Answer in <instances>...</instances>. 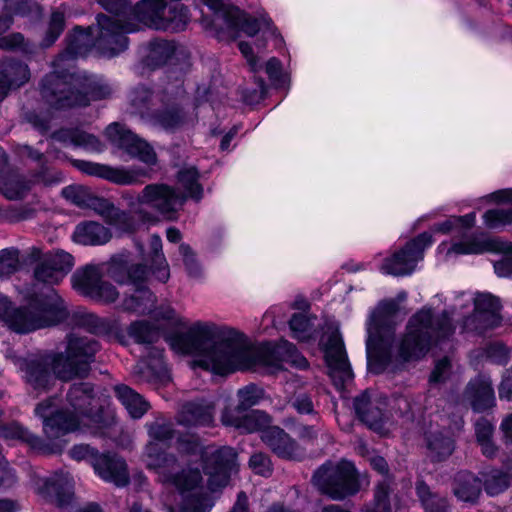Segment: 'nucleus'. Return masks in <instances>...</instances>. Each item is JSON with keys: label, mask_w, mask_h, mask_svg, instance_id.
Segmentation results:
<instances>
[{"label": "nucleus", "mask_w": 512, "mask_h": 512, "mask_svg": "<svg viewBox=\"0 0 512 512\" xmlns=\"http://www.w3.org/2000/svg\"><path fill=\"white\" fill-rule=\"evenodd\" d=\"M173 344L183 353L200 356L198 366L218 375L257 365L278 366L282 361L299 369L308 367L307 359L287 340L252 348L242 333L214 324L195 323L186 332L177 333Z\"/></svg>", "instance_id": "nucleus-1"}, {"label": "nucleus", "mask_w": 512, "mask_h": 512, "mask_svg": "<svg viewBox=\"0 0 512 512\" xmlns=\"http://www.w3.org/2000/svg\"><path fill=\"white\" fill-rule=\"evenodd\" d=\"M66 340L64 352L38 354L22 361L26 382L34 390H49L55 379L70 381L88 377L100 344L93 337L76 333L67 335Z\"/></svg>", "instance_id": "nucleus-2"}, {"label": "nucleus", "mask_w": 512, "mask_h": 512, "mask_svg": "<svg viewBox=\"0 0 512 512\" xmlns=\"http://www.w3.org/2000/svg\"><path fill=\"white\" fill-rule=\"evenodd\" d=\"M27 304L14 307L6 296L0 295V322L18 334L57 325L68 317L64 300L53 288L30 294Z\"/></svg>", "instance_id": "nucleus-3"}, {"label": "nucleus", "mask_w": 512, "mask_h": 512, "mask_svg": "<svg viewBox=\"0 0 512 512\" xmlns=\"http://www.w3.org/2000/svg\"><path fill=\"white\" fill-rule=\"evenodd\" d=\"M42 100L52 109L86 107L91 101L108 99L113 90L109 84L69 71H52L40 84Z\"/></svg>", "instance_id": "nucleus-4"}, {"label": "nucleus", "mask_w": 512, "mask_h": 512, "mask_svg": "<svg viewBox=\"0 0 512 512\" xmlns=\"http://www.w3.org/2000/svg\"><path fill=\"white\" fill-rule=\"evenodd\" d=\"M455 328L448 311L435 313L424 307L410 318L407 333L399 345V356L404 361L420 358L432 345L448 340Z\"/></svg>", "instance_id": "nucleus-5"}, {"label": "nucleus", "mask_w": 512, "mask_h": 512, "mask_svg": "<svg viewBox=\"0 0 512 512\" xmlns=\"http://www.w3.org/2000/svg\"><path fill=\"white\" fill-rule=\"evenodd\" d=\"M106 272L108 277L116 283L131 284L136 287L134 292L125 297L122 302L124 311L139 315L153 311L157 298L147 286L143 285L150 273L145 264H133L128 254L120 253L111 257L107 263Z\"/></svg>", "instance_id": "nucleus-6"}, {"label": "nucleus", "mask_w": 512, "mask_h": 512, "mask_svg": "<svg viewBox=\"0 0 512 512\" xmlns=\"http://www.w3.org/2000/svg\"><path fill=\"white\" fill-rule=\"evenodd\" d=\"M398 310V302L389 300L380 303L371 315L366 351L368 368L373 373H381L390 362L395 332L393 318Z\"/></svg>", "instance_id": "nucleus-7"}, {"label": "nucleus", "mask_w": 512, "mask_h": 512, "mask_svg": "<svg viewBox=\"0 0 512 512\" xmlns=\"http://www.w3.org/2000/svg\"><path fill=\"white\" fill-rule=\"evenodd\" d=\"M315 487L333 500H343L360 490V482L354 464L347 460L327 461L313 474Z\"/></svg>", "instance_id": "nucleus-8"}, {"label": "nucleus", "mask_w": 512, "mask_h": 512, "mask_svg": "<svg viewBox=\"0 0 512 512\" xmlns=\"http://www.w3.org/2000/svg\"><path fill=\"white\" fill-rule=\"evenodd\" d=\"M67 402L73 409L69 415L78 419V425L87 421L95 425L93 434L99 437H106L113 418L108 419L104 415L102 406L96 397L94 386L89 382H78L70 386L67 395Z\"/></svg>", "instance_id": "nucleus-9"}, {"label": "nucleus", "mask_w": 512, "mask_h": 512, "mask_svg": "<svg viewBox=\"0 0 512 512\" xmlns=\"http://www.w3.org/2000/svg\"><path fill=\"white\" fill-rule=\"evenodd\" d=\"M137 30V24L124 17H111L98 14L94 27L96 51L107 57L123 52L128 46L126 33Z\"/></svg>", "instance_id": "nucleus-10"}, {"label": "nucleus", "mask_w": 512, "mask_h": 512, "mask_svg": "<svg viewBox=\"0 0 512 512\" xmlns=\"http://www.w3.org/2000/svg\"><path fill=\"white\" fill-rule=\"evenodd\" d=\"M187 200V194L165 183L148 184L137 196L139 204L149 206L168 221L178 219V213Z\"/></svg>", "instance_id": "nucleus-11"}, {"label": "nucleus", "mask_w": 512, "mask_h": 512, "mask_svg": "<svg viewBox=\"0 0 512 512\" xmlns=\"http://www.w3.org/2000/svg\"><path fill=\"white\" fill-rule=\"evenodd\" d=\"M320 345L325 354L330 376L337 387H343L347 381L352 380L353 372L338 328L328 326L320 339Z\"/></svg>", "instance_id": "nucleus-12"}, {"label": "nucleus", "mask_w": 512, "mask_h": 512, "mask_svg": "<svg viewBox=\"0 0 512 512\" xmlns=\"http://www.w3.org/2000/svg\"><path fill=\"white\" fill-rule=\"evenodd\" d=\"M237 456L236 450L229 446L207 448L202 453L203 471L209 476L212 491L228 484L231 474L238 469Z\"/></svg>", "instance_id": "nucleus-13"}, {"label": "nucleus", "mask_w": 512, "mask_h": 512, "mask_svg": "<svg viewBox=\"0 0 512 512\" xmlns=\"http://www.w3.org/2000/svg\"><path fill=\"white\" fill-rule=\"evenodd\" d=\"M71 281L76 291L93 300L112 303L119 297L116 287L102 280V269L97 265L89 264L77 269Z\"/></svg>", "instance_id": "nucleus-14"}, {"label": "nucleus", "mask_w": 512, "mask_h": 512, "mask_svg": "<svg viewBox=\"0 0 512 512\" xmlns=\"http://www.w3.org/2000/svg\"><path fill=\"white\" fill-rule=\"evenodd\" d=\"M432 243V235L423 232L406 243L392 257L385 259L382 270L394 276L411 274L419 260L423 258L424 249Z\"/></svg>", "instance_id": "nucleus-15"}, {"label": "nucleus", "mask_w": 512, "mask_h": 512, "mask_svg": "<svg viewBox=\"0 0 512 512\" xmlns=\"http://www.w3.org/2000/svg\"><path fill=\"white\" fill-rule=\"evenodd\" d=\"M500 308V300L496 296L490 293H476L474 311L463 320V329L482 334L498 326L501 323Z\"/></svg>", "instance_id": "nucleus-16"}, {"label": "nucleus", "mask_w": 512, "mask_h": 512, "mask_svg": "<svg viewBox=\"0 0 512 512\" xmlns=\"http://www.w3.org/2000/svg\"><path fill=\"white\" fill-rule=\"evenodd\" d=\"M106 136L112 144L124 150L132 157L138 158L147 165L157 162L154 149L143 139L124 126L113 123L106 128Z\"/></svg>", "instance_id": "nucleus-17"}, {"label": "nucleus", "mask_w": 512, "mask_h": 512, "mask_svg": "<svg viewBox=\"0 0 512 512\" xmlns=\"http://www.w3.org/2000/svg\"><path fill=\"white\" fill-rule=\"evenodd\" d=\"M66 47L53 61L54 71H67L66 62L85 57L93 48L96 50L94 27H75L65 38Z\"/></svg>", "instance_id": "nucleus-18"}, {"label": "nucleus", "mask_w": 512, "mask_h": 512, "mask_svg": "<svg viewBox=\"0 0 512 512\" xmlns=\"http://www.w3.org/2000/svg\"><path fill=\"white\" fill-rule=\"evenodd\" d=\"M133 375L139 382L165 384L170 375L163 361V350L158 347H147V354L133 368Z\"/></svg>", "instance_id": "nucleus-19"}, {"label": "nucleus", "mask_w": 512, "mask_h": 512, "mask_svg": "<svg viewBox=\"0 0 512 512\" xmlns=\"http://www.w3.org/2000/svg\"><path fill=\"white\" fill-rule=\"evenodd\" d=\"M72 165L87 175L97 176L119 185L135 184L138 182V177L149 176L144 169L126 170L85 160H72Z\"/></svg>", "instance_id": "nucleus-20"}, {"label": "nucleus", "mask_w": 512, "mask_h": 512, "mask_svg": "<svg viewBox=\"0 0 512 512\" xmlns=\"http://www.w3.org/2000/svg\"><path fill=\"white\" fill-rule=\"evenodd\" d=\"M92 466L97 475L106 482H111L117 487L129 484L127 464L115 453H99L93 458Z\"/></svg>", "instance_id": "nucleus-21"}, {"label": "nucleus", "mask_w": 512, "mask_h": 512, "mask_svg": "<svg viewBox=\"0 0 512 512\" xmlns=\"http://www.w3.org/2000/svg\"><path fill=\"white\" fill-rule=\"evenodd\" d=\"M221 422L225 426H231L242 433L264 431L270 427L271 417L260 410L251 412L238 409H225L221 415Z\"/></svg>", "instance_id": "nucleus-22"}, {"label": "nucleus", "mask_w": 512, "mask_h": 512, "mask_svg": "<svg viewBox=\"0 0 512 512\" xmlns=\"http://www.w3.org/2000/svg\"><path fill=\"white\" fill-rule=\"evenodd\" d=\"M52 406V400L47 399L36 406L35 412L43 418L44 433L49 439H58L59 437L74 431L78 427V419L68 414V411H57L50 417L46 412Z\"/></svg>", "instance_id": "nucleus-23"}, {"label": "nucleus", "mask_w": 512, "mask_h": 512, "mask_svg": "<svg viewBox=\"0 0 512 512\" xmlns=\"http://www.w3.org/2000/svg\"><path fill=\"white\" fill-rule=\"evenodd\" d=\"M52 406V400L47 399L36 406L35 412L43 418L44 433L49 439H58L59 437L74 431L78 427V419L68 414V411H57L50 417L46 412Z\"/></svg>", "instance_id": "nucleus-24"}, {"label": "nucleus", "mask_w": 512, "mask_h": 512, "mask_svg": "<svg viewBox=\"0 0 512 512\" xmlns=\"http://www.w3.org/2000/svg\"><path fill=\"white\" fill-rule=\"evenodd\" d=\"M215 11H222L223 18L232 31H243L248 36L256 35L260 30V21L249 16L238 7L226 5L223 0H201Z\"/></svg>", "instance_id": "nucleus-25"}, {"label": "nucleus", "mask_w": 512, "mask_h": 512, "mask_svg": "<svg viewBox=\"0 0 512 512\" xmlns=\"http://www.w3.org/2000/svg\"><path fill=\"white\" fill-rule=\"evenodd\" d=\"M165 8V0H141L134 7L131 6L127 18L135 22L137 27L143 23L156 30H166L169 21L163 16Z\"/></svg>", "instance_id": "nucleus-26"}, {"label": "nucleus", "mask_w": 512, "mask_h": 512, "mask_svg": "<svg viewBox=\"0 0 512 512\" xmlns=\"http://www.w3.org/2000/svg\"><path fill=\"white\" fill-rule=\"evenodd\" d=\"M261 439L280 458L299 461L304 457L303 449L278 426L262 431Z\"/></svg>", "instance_id": "nucleus-27"}, {"label": "nucleus", "mask_w": 512, "mask_h": 512, "mask_svg": "<svg viewBox=\"0 0 512 512\" xmlns=\"http://www.w3.org/2000/svg\"><path fill=\"white\" fill-rule=\"evenodd\" d=\"M85 208L94 210L108 224L113 225L126 233H132L135 224L132 217L125 211L117 208L111 201L104 197H99L93 192Z\"/></svg>", "instance_id": "nucleus-28"}, {"label": "nucleus", "mask_w": 512, "mask_h": 512, "mask_svg": "<svg viewBox=\"0 0 512 512\" xmlns=\"http://www.w3.org/2000/svg\"><path fill=\"white\" fill-rule=\"evenodd\" d=\"M161 101L162 106L150 114L153 125L167 132H176L190 123L189 113L179 103Z\"/></svg>", "instance_id": "nucleus-29"}, {"label": "nucleus", "mask_w": 512, "mask_h": 512, "mask_svg": "<svg viewBox=\"0 0 512 512\" xmlns=\"http://www.w3.org/2000/svg\"><path fill=\"white\" fill-rule=\"evenodd\" d=\"M74 484L72 478L65 473H55L48 477L40 489V493L51 503L64 508L74 499Z\"/></svg>", "instance_id": "nucleus-30"}, {"label": "nucleus", "mask_w": 512, "mask_h": 512, "mask_svg": "<svg viewBox=\"0 0 512 512\" xmlns=\"http://www.w3.org/2000/svg\"><path fill=\"white\" fill-rule=\"evenodd\" d=\"M463 398L475 412L492 408L495 404V396L490 378L479 375L470 380L464 390Z\"/></svg>", "instance_id": "nucleus-31"}, {"label": "nucleus", "mask_w": 512, "mask_h": 512, "mask_svg": "<svg viewBox=\"0 0 512 512\" xmlns=\"http://www.w3.org/2000/svg\"><path fill=\"white\" fill-rule=\"evenodd\" d=\"M215 404L206 399L185 403L177 414V423L186 426H208L213 422Z\"/></svg>", "instance_id": "nucleus-32"}, {"label": "nucleus", "mask_w": 512, "mask_h": 512, "mask_svg": "<svg viewBox=\"0 0 512 512\" xmlns=\"http://www.w3.org/2000/svg\"><path fill=\"white\" fill-rule=\"evenodd\" d=\"M5 439H17L28 444L32 449L43 454L60 453L63 449L61 442L46 443L40 437L30 433L20 424L13 422L0 428V437Z\"/></svg>", "instance_id": "nucleus-33"}, {"label": "nucleus", "mask_w": 512, "mask_h": 512, "mask_svg": "<svg viewBox=\"0 0 512 512\" xmlns=\"http://www.w3.org/2000/svg\"><path fill=\"white\" fill-rule=\"evenodd\" d=\"M112 233L109 228L95 221L79 223L73 233V240L82 245H104L110 241Z\"/></svg>", "instance_id": "nucleus-34"}, {"label": "nucleus", "mask_w": 512, "mask_h": 512, "mask_svg": "<svg viewBox=\"0 0 512 512\" xmlns=\"http://www.w3.org/2000/svg\"><path fill=\"white\" fill-rule=\"evenodd\" d=\"M354 409L357 417L368 428L374 431H380L383 428L382 410L371 402L367 391L355 397Z\"/></svg>", "instance_id": "nucleus-35"}, {"label": "nucleus", "mask_w": 512, "mask_h": 512, "mask_svg": "<svg viewBox=\"0 0 512 512\" xmlns=\"http://www.w3.org/2000/svg\"><path fill=\"white\" fill-rule=\"evenodd\" d=\"M147 466L156 470L159 474L160 481L163 484L168 482V475H173L180 468L177 457L172 453L156 452V445L149 444L147 446Z\"/></svg>", "instance_id": "nucleus-36"}, {"label": "nucleus", "mask_w": 512, "mask_h": 512, "mask_svg": "<svg viewBox=\"0 0 512 512\" xmlns=\"http://www.w3.org/2000/svg\"><path fill=\"white\" fill-rule=\"evenodd\" d=\"M427 456L432 462H443L448 459L454 449L453 438L444 431H434L426 434Z\"/></svg>", "instance_id": "nucleus-37"}, {"label": "nucleus", "mask_w": 512, "mask_h": 512, "mask_svg": "<svg viewBox=\"0 0 512 512\" xmlns=\"http://www.w3.org/2000/svg\"><path fill=\"white\" fill-rule=\"evenodd\" d=\"M50 138L63 144L81 146L93 151L102 150V144L96 136L78 128H61L54 131Z\"/></svg>", "instance_id": "nucleus-38"}, {"label": "nucleus", "mask_w": 512, "mask_h": 512, "mask_svg": "<svg viewBox=\"0 0 512 512\" xmlns=\"http://www.w3.org/2000/svg\"><path fill=\"white\" fill-rule=\"evenodd\" d=\"M31 190V181L22 175L7 171L0 172V194L8 200H21Z\"/></svg>", "instance_id": "nucleus-39"}, {"label": "nucleus", "mask_w": 512, "mask_h": 512, "mask_svg": "<svg viewBox=\"0 0 512 512\" xmlns=\"http://www.w3.org/2000/svg\"><path fill=\"white\" fill-rule=\"evenodd\" d=\"M482 480L468 471H460L454 478V494L465 502L474 503L481 494Z\"/></svg>", "instance_id": "nucleus-40"}, {"label": "nucleus", "mask_w": 512, "mask_h": 512, "mask_svg": "<svg viewBox=\"0 0 512 512\" xmlns=\"http://www.w3.org/2000/svg\"><path fill=\"white\" fill-rule=\"evenodd\" d=\"M168 482L182 495V498L202 487V475L199 469H178L175 474L168 475Z\"/></svg>", "instance_id": "nucleus-41"}, {"label": "nucleus", "mask_w": 512, "mask_h": 512, "mask_svg": "<svg viewBox=\"0 0 512 512\" xmlns=\"http://www.w3.org/2000/svg\"><path fill=\"white\" fill-rule=\"evenodd\" d=\"M114 392L132 418H141L150 408L149 403L127 385H116Z\"/></svg>", "instance_id": "nucleus-42"}, {"label": "nucleus", "mask_w": 512, "mask_h": 512, "mask_svg": "<svg viewBox=\"0 0 512 512\" xmlns=\"http://www.w3.org/2000/svg\"><path fill=\"white\" fill-rule=\"evenodd\" d=\"M30 77L28 66L22 61L6 59L1 63L0 78L11 88L24 85Z\"/></svg>", "instance_id": "nucleus-43"}, {"label": "nucleus", "mask_w": 512, "mask_h": 512, "mask_svg": "<svg viewBox=\"0 0 512 512\" xmlns=\"http://www.w3.org/2000/svg\"><path fill=\"white\" fill-rule=\"evenodd\" d=\"M146 64L149 67L157 68L168 62L176 51V45L173 41L164 39H155L149 42Z\"/></svg>", "instance_id": "nucleus-44"}, {"label": "nucleus", "mask_w": 512, "mask_h": 512, "mask_svg": "<svg viewBox=\"0 0 512 512\" xmlns=\"http://www.w3.org/2000/svg\"><path fill=\"white\" fill-rule=\"evenodd\" d=\"M178 189H183V193L188 195V198L200 201L203 197V187L199 183V172L195 167L183 168L177 172L176 175Z\"/></svg>", "instance_id": "nucleus-45"}, {"label": "nucleus", "mask_w": 512, "mask_h": 512, "mask_svg": "<svg viewBox=\"0 0 512 512\" xmlns=\"http://www.w3.org/2000/svg\"><path fill=\"white\" fill-rule=\"evenodd\" d=\"M416 490L424 512H450L447 499L432 492L424 482L418 483Z\"/></svg>", "instance_id": "nucleus-46"}, {"label": "nucleus", "mask_w": 512, "mask_h": 512, "mask_svg": "<svg viewBox=\"0 0 512 512\" xmlns=\"http://www.w3.org/2000/svg\"><path fill=\"white\" fill-rule=\"evenodd\" d=\"M394 493V481L391 476L384 477L375 488L374 509L369 512H393L391 496Z\"/></svg>", "instance_id": "nucleus-47"}, {"label": "nucleus", "mask_w": 512, "mask_h": 512, "mask_svg": "<svg viewBox=\"0 0 512 512\" xmlns=\"http://www.w3.org/2000/svg\"><path fill=\"white\" fill-rule=\"evenodd\" d=\"M13 24V15L2 12L0 14V49L14 50L22 48L25 42L24 36L21 33H12L4 36Z\"/></svg>", "instance_id": "nucleus-48"}, {"label": "nucleus", "mask_w": 512, "mask_h": 512, "mask_svg": "<svg viewBox=\"0 0 512 512\" xmlns=\"http://www.w3.org/2000/svg\"><path fill=\"white\" fill-rule=\"evenodd\" d=\"M213 506L209 495L203 487L182 498L179 512H208Z\"/></svg>", "instance_id": "nucleus-49"}, {"label": "nucleus", "mask_w": 512, "mask_h": 512, "mask_svg": "<svg viewBox=\"0 0 512 512\" xmlns=\"http://www.w3.org/2000/svg\"><path fill=\"white\" fill-rule=\"evenodd\" d=\"M132 112L144 116L153 105V91L143 85L135 87L129 94Z\"/></svg>", "instance_id": "nucleus-50"}, {"label": "nucleus", "mask_w": 512, "mask_h": 512, "mask_svg": "<svg viewBox=\"0 0 512 512\" xmlns=\"http://www.w3.org/2000/svg\"><path fill=\"white\" fill-rule=\"evenodd\" d=\"M483 486L489 495H498L506 490L510 485V476L508 473L498 469H491L481 473Z\"/></svg>", "instance_id": "nucleus-51"}, {"label": "nucleus", "mask_w": 512, "mask_h": 512, "mask_svg": "<svg viewBox=\"0 0 512 512\" xmlns=\"http://www.w3.org/2000/svg\"><path fill=\"white\" fill-rule=\"evenodd\" d=\"M128 334L140 344H152L159 338V331L148 321H135L128 329Z\"/></svg>", "instance_id": "nucleus-52"}, {"label": "nucleus", "mask_w": 512, "mask_h": 512, "mask_svg": "<svg viewBox=\"0 0 512 512\" xmlns=\"http://www.w3.org/2000/svg\"><path fill=\"white\" fill-rule=\"evenodd\" d=\"M237 396L239 403L232 409L247 411L264 397V390L255 384H249L238 390Z\"/></svg>", "instance_id": "nucleus-53"}, {"label": "nucleus", "mask_w": 512, "mask_h": 512, "mask_svg": "<svg viewBox=\"0 0 512 512\" xmlns=\"http://www.w3.org/2000/svg\"><path fill=\"white\" fill-rule=\"evenodd\" d=\"M65 27L64 15L61 12H53L50 17V21L45 32V36L40 42L42 48H48L52 46L55 41L59 38Z\"/></svg>", "instance_id": "nucleus-54"}, {"label": "nucleus", "mask_w": 512, "mask_h": 512, "mask_svg": "<svg viewBox=\"0 0 512 512\" xmlns=\"http://www.w3.org/2000/svg\"><path fill=\"white\" fill-rule=\"evenodd\" d=\"M48 263L54 268L56 273L63 279L73 268V256L63 250L49 253L44 256Z\"/></svg>", "instance_id": "nucleus-55"}, {"label": "nucleus", "mask_w": 512, "mask_h": 512, "mask_svg": "<svg viewBox=\"0 0 512 512\" xmlns=\"http://www.w3.org/2000/svg\"><path fill=\"white\" fill-rule=\"evenodd\" d=\"M294 338L306 342L312 337V323L310 319L301 313H295L289 321Z\"/></svg>", "instance_id": "nucleus-56"}, {"label": "nucleus", "mask_w": 512, "mask_h": 512, "mask_svg": "<svg viewBox=\"0 0 512 512\" xmlns=\"http://www.w3.org/2000/svg\"><path fill=\"white\" fill-rule=\"evenodd\" d=\"M22 118L41 134H46L51 128L52 117L48 112L27 109L22 112Z\"/></svg>", "instance_id": "nucleus-57"}, {"label": "nucleus", "mask_w": 512, "mask_h": 512, "mask_svg": "<svg viewBox=\"0 0 512 512\" xmlns=\"http://www.w3.org/2000/svg\"><path fill=\"white\" fill-rule=\"evenodd\" d=\"M484 222L490 229H498L512 224V207L508 209H490L484 215Z\"/></svg>", "instance_id": "nucleus-58"}, {"label": "nucleus", "mask_w": 512, "mask_h": 512, "mask_svg": "<svg viewBox=\"0 0 512 512\" xmlns=\"http://www.w3.org/2000/svg\"><path fill=\"white\" fill-rule=\"evenodd\" d=\"M61 194L74 205L85 208L92 191L86 186L74 184L63 188Z\"/></svg>", "instance_id": "nucleus-59"}, {"label": "nucleus", "mask_w": 512, "mask_h": 512, "mask_svg": "<svg viewBox=\"0 0 512 512\" xmlns=\"http://www.w3.org/2000/svg\"><path fill=\"white\" fill-rule=\"evenodd\" d=\"M288 404L299 414L316 415L312 395L305 391L295 392L289 399Z\"/></svg>", "instance_id": "nucleus-60"}, {"label": "nucleus", "mask_w": 512, "mask_h": 512, "mask_svg": "<svg viewBox=\"0 0 512 512\" xmlns=\"http://www.w3.org/2000/svg\"><path fill=\"white\" fill-rule=\"evenodd\" d=\"M32 183H42L45 186L57 184L63 180V174L52 167L46 165V162L41 164L39 168L32 175Z\"/></svg>", "instance_id": "nucleus-61"}, {"label": "nucleus", "mask_w": 512, "mask_h": 512, "mask_svg": "<svg viewBox=\"0 0 512 512\" xmlns=\"http://www.w3.org/2000/svg\"><path fill=\"white\" fill-rule=\"evenodd\" d=\"M19 268V251L7 248L0 251V277L9 276Z\"/></svg>", "instance_id": "nucleus-62"}, {"label": "nucleus", "mask_w": 512, "mask_h": 512, "mask_svg": "<svg viewBox=\"0 0 512 512\" xmlns=\"http://www.w3.org/2000/svg\"><path fill=\"white\" fill-rule=\"evenodd\" d=\"M200 438L195 434H181L176 440V449L183 454L196 455L203 453Z\"/></svg>", "instance_id": "nucleus-63"}, {"label": "nucleus", "mask_w": 512, "mask_h": 512, "mask_svg": "<svg viewBox=\"0 0 512 512\" xmlns=\"http://www.w3.org/2000/svg\"><path fill=\"white\" fill-rule=\"evenodd\" d=\"M34 278L38 282L53 285L62 281V278L56 273L54 268L43 258L34 268Z\"/></svg>", "instance_id": "nucleus-64"}]
</instances>
